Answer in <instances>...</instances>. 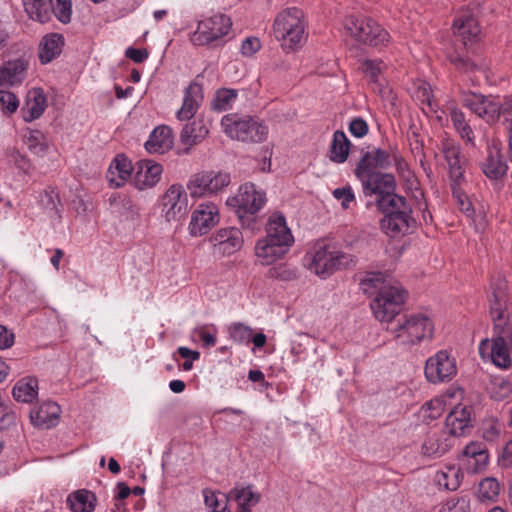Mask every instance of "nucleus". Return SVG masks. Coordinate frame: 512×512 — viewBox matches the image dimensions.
<instances>
[{"mask_svg":"<svg viewBox=\"0 0 512 512\" xmlns=\"http://www.w3.org/2000/svg\"><path fill=\"white\" fill-rule=\"evenodd\" d=\"M264 238L287 247H290L294 242L293 235L286 225L285 217L278 213L269 217Z\"/></svg>","mask_w":512,"mask_h":512,"instance_id":"21","label":"nucleus"},{"mask_svg":"<svg viewBox=\"0 0 512 512\" xmlns=\"http://www.w3.org/2000/svg\"><path fill=\"white\" fill-rule=\"evenodd\" d=\"M456 40L466 47L468 43L474 42L479 34L480 28L477 20L470 14H463L453 24Z\"/></svg>","mask_w":512,"mask_h":512,"instance_id":"24","label":"nucleus"},{"mask_svg":"<svg viewBox=\"0 0 512 512\" xmlns=\"http://www.w3.org/2000/svg\"><path fill=\"white\" fill-rule=\"evenodd\" d=\"M161 212L167 222H178L188 211L187 194L178 184L171 185L160 200Z\"/></svg>","mask_w":512,"mask_h":512,"instance_id":"11","label":"nucleus"},{"mask_svg":"<svg viewBox=\"0 0 512 512\" xmlns=\"http://www.w3.org/2000/svg\"><path fill=\"white\" fill-rule=\"evenodd\" d=\"M289 247L268 241L265 238L259 239L255 245V255L261 265H271L282 259L288 252Z\"/></svg>","mask_w":512,"mask_h":512,"instance_id":"25","label":"nucleus"},{"mask_svg":"<svg viewBox=\"0 0 512 512\" xmlns=\"http://www.w3.org/2000/svg\"><path fill=\"white\" fill-rule=\"evenodd\" d=\"M64 37L59 33L45 35L39 44V61L48 64L62 52Z\"/></svg>","mask_w":512,"mask_h":512,"instance_id":"29","label":"nucleus"},{"mask_svg":"<svg viewBox=\"0 0 512 512\" xmlns=\"http://www.w3.org/2000/svg\"><path fill=\"white\" fill-rule=\"evenodd\" d=\"M344 28L357 41L372 47H382L390 41L389 33L370 17L347 16Z\"/></svg>","mask_w":512,"mask_h":512,"instance_id":"7","label":"nucleus"},{"mask_svg":"<svg viewBox=\"0 0 512 512\" xmlns=\"http://www.w3.org/2000/svg\"><path fill=\"white\" fill-rule=\"evenodd\" d=\"M47 107V98L41 88L31 89L26 97L24 106L21 108V114L25 122H32L38 119Z\"/></svg>","mask_w":512,"mask_h":512,"instance_id":"22","label":"nucleus"},{"mask_svg":"<svg viewBox=\"0 0 512 512\" xmlns=\"http://www.w3.org/2000/svg\"><path fill=\"white\" fill-rule=\"evenodd\" d=\"M95 503V494L85 489L78 490L67 498V504L73 512H93Z\"/></svg>","mask_w":512,"mask_h":512,"instance_id":"36","label":"nucleus"},{"mask_svg":"<svg viewBox=\"0 0 512 512\" xmlns=\"http://www.w3.org/2000/svg\"><path fill=\"white\" fill-rule=\"evenodd\" d=\"M490 315L494 324V331H504L509 323L510 297L508 294L507 281L498 277L493 279L488 295Z\"/></svg>","mask_w":512,"mask_h":512,"instance_id":"9","label":"nucleus"},{"mask_svg":"<svg viewBox=\"0 0 512 512\" xmlns=\"http://www.w3.org/2000/svg\"><path fill=\"white\" fill-rule=\"evenodd\" d=\"M201 180H203L202 175L198 173L194 175L188 183V189L192 197H201L210 194L209 190H206V183Z\"/></svg>","mask_w":512,"mask_h":512,"instance_id":"59","label":"nucleus"},{"mask_svg":"<svg viewBox=\"0 0 512 512\" xmlns=\"http://www.w3.org/2000/svg\"><path fill=\"white\" fill-rule=\"evenodd\" d=\"M439 512H470L469 500L465 497L450 499L442 506Z\"/></svg>","mask_w":512,"mask_h":512,"instance_id":"57","label":"nucleus"},{"mask_svg":"<svg viewBox=\"0 0 512 512\" xmlns=\"http://www.w3.org/2000/svg\"><path fill=\"white\" fill-rule=\"evenodd\" d=\"M252 328L243 323H233L229 327L230 338L238 344H249L251 342Z\"/></svg>","mask_w":512,"mask_h":512,"instance_id":"50","label":"nucleus"},{"mask_svg":"<svg viewBox=\"0 0 512 512\" xmlns=\"http://www.w3.org/2000/svg\"><path fill=\"white\" fill-rule=\"evenodd\" d=\"M394 339L398 344L411 347L430 340L434 333V324L425 313H412L403 315L398 324L391 328Z\"/></svg>","mask_w":512,"mask_h":512,"instance_id":"3","label":"nucleus"},{"mask_svg":"<svg viewBox=\"0 0 512 512\" xmlns=\"http://www.w3.org/2000/svg\"><path fill=\"white\" fill-rule=\"evenodd\" d=\"M26 13L32 20L47 23L51 19V5L48 0H22Z\"/></svg>","mask_w":512,"mask_h":512,"instance_id":"39","label":"nucleus"},{"mask_svg":"<svg viewBox=\"0 0 512 512\" xmlns=\"http://www.w3.org/2000/svg\"><path fill=\"white\" fill-rule=\"evenodd\" d=\"M273 33L284 50L293 51L302 46L307 37L303 12L293 7L278 13L274 20Z\"/></svg>","mask_w":512,"mask_h":512,"instance_id":"2","label":"nucleus"},{"mask_svg":"<svg viewBox=\"0 0 512 512\" xmlns=\"http://www.w3.org/2000/svg\"><path fill=\"white\" fill-rule=\"evenodd\" d=\"M51 5V14L63 24H67L71 20L72 5L71 0H49Z\"/></svg>","mask_w":512,"mask_h":512,"instance_id":"48","label":"nucleus"},{"mask_svg":"<svg viewBox=\"0 0 512 512\" xmlns=\"http://www.w3.org/2000/svg\"><path fill=\"white\" fill-rule=\"evenodd\" d=\"M505 98L502 102H497L490 97H486L479 117L485 120L488 124L496 123L500 116H504Z\"/></svg>","mask_w":512,"mask_h":512,"instance_id":"41","label":"nucleus"},{"mask_svg":"<svg viewBox=\"0 0 512 512\" xmlns=\"http://www.w3.org/2000/svg\"><path fill=\"white\" fill-rule=\"evenodd\" d=\"M203 495L205 504L211 512H230L227 509L228 497L220 494L221 498H219V495L216 492L209 489L203 490Z\"/></svg>","mask_w":512,"mask_h":512,"instance_id":"47","label":"nucleus"},{"mask_svg":"<svg viewBox=\"0 0 512 512\" xmlns=\"http://www.w3.org/2000/svg\"><path fill=\"white\" fill-rule=\"evenodd\" d=\"M42 207L47 211L51 217H60L58 206L60 205L59 194L54 188H47L43 191L40 197Z\"/></svg>","mask_w":512,"mask_h":512,"instance_id":"44","label":"nucleus"},{"mask_svg":"<svg viewBox=\"0 0 512 512\" xmlns=\"http://www.w3.org/2000/svg\"><path fill=\"white\" fill-rule=\"evenodd\" d=\"M350 151V141L343 131H336L329 149V158L335 163H343L347 160Z\"/></svg>","mask_w":512,"mask_h":512,"instance_id":"38","label":"nucleus"},{"mask_svg":"<svg viewBox=\"0 0 512 512\" xmlns=\"http://www.w3.org/2000/svg\"><path fill=\"white\" fill-rule=\"evenodd\" d=\"M228 498L238 504V512H251V507L260 501L261 495L253 491L252 485L235 486L230 491Z\"/></svg>","mask_w":512,"mask_h":512,"instance_id":"33","label":"nucleus"},{"mask_svg":"<svg viewBox=\"0 0 512 512\" xmlns=\"http://www.w3.org/2000/svg\"><path fill=\"white\" fill-rule=\"evenodd\" d=\"M428 411L427 417L430 419H437L444 411L443 401L441 399H433L426 404Z\"/></svg>","mask_w":512,"mask_h":512,"instance_id":"63","label":"nucleus"},{"mask_svg":"<svg viewBox=\"0 0 512 512\" xmlns=\"http://www.w3.org/2000/svg\"><path fill=\"white\" fill-rule=\"evenodd\" d=\"M219 222L218 207L209 202L202 203L193 211L189 223V230L193 236H201Z\"/></svg>","mask_w":512,"mask_h":512,"instance_id":"13","label":"nucleus"},{"mask_svg":"<svg viewBox=\"0 0 512 512\" xmlns=\"http://www.w3.org/2000/svg\"><path fill=\"white\" fill-rule=\"evenodd\" d=\"M463 474L460 468L455 466H446L444 470L437 471L434 481L439 487L449 491H455L461 484Z\"/></svg>","mask_w":512,"mask_h":512,"instance_id":"37","label":"nucleus"},{"mask_svg":"<svg viewBox=\"0 0 512 512\" xmlns=\"http://www.w3.org/2000/svg\"><path fill=\"white\" fill-rule=\"evenodd\" d=\"M208 132V127L203 120H194L184 126L180 134V141L182 144L191 147L201 142Z\"/></svg>","mask_w":512,"mask_h":512,"instance_id":"35","label":"nucleus"},{"mask_svg":"<svg viewBox=\"0 0 512 512\" xmlns=\"http://www.w3.org/2000/svg\"><path fill=\"white\" fill-rule=\"evenodd\" d=\"M453 196L456 199V204L461 212H463L467 217L471 218L474 214V209L471 201L461 191H459L455 186L452 187Z\"/></svg>","mask_w":512,"mask_h":512,"instance_id":"56","label":"nucleus"},{"mask_svg":"<svg viewBox=\"0 0 512 512\" xmlns=\"http://www.w3.org/2000/svg\"><path fill=\"white\" fill-rule=\"evenodd\" d=\"M441 152L449 167L450 177L454 183H458L464 175V156L460 146L450 139H444L441 143Z\"/></svg>","mask_w":512,"mask_h":512,"instance_id":"20","label":"nucleus"},{"mask_svg":"<svg viewBox=\"0 0 512 512\" xmlns=\"http://www.w3.org/2000/svg\"><path fill=\"white\" fill-rule=\"evenodd\" d=\"M237 90L235 89H220L216 92L212 101V108L215 111H226L231 108L233 102L237 98Z\"/></svg>","mask_w":512,"mask_h":512,"instance_id":"45","label":"nucleus"},{"mask_svg":"<svg viewBox=\"0 0 512 512\" xmlns=\"http://www.w3.org/2000/svg\"><path fill=\"white\" fill-rule=\"evenodd\" d=\"M405 297L406 291L399 283L378 292L370 303L375 318L381 322H391L399 314Z\"/></svg>","mask_w":512,"mask_h":512,"instance_id":"8","label":"nucleus"},{"mask_svg":"<svg viewBox=\"0 0 512 512\" xmlns=\"http://www.w3.org/2000/svg\"><path fill=\"white\" fill-rule=\"evenodd\" d=\"M44 139V134L40 130L27 128L23 132V142L33 154L41 155L46 151L47 145Z\"/></svg>","mask_w":512,"mask_h":512,"instance_id":"43","label":"nucleus"},{"mask_svg":"<svg viewBox=\"0 0 512 512\" xmlns=\"http://www.w3.org/2000/svg\"><path fill=\"white\" fill-rule=\"evenodd\" d=\"M232 26L231 19L224 14H216L198 24V40L210 44L225 36Z\"/></svg>","mask_w":512,"mask_h":512,"instance_id":"14","label":"nucleus"},{"mask_svg":"<svg viewBox=\"0 0 512 512\" xmlns=\"http://www.w3.org/2000/svg\"><path fill=\"white\" fill-rule=\"evenodd\" d=\"M499 483L495 478H485L479 484L478 496L481 500H494L499 494Z\"/></svg>","mask_w":512,"mask_h":512,"instance_id":"49","label":"nucleus"},{"mask_svg":"<svg viewBox=\"0 0 512 512\" xmlns=\"http://www.w3.org/2000/svg\"><path fill=\"white\" fill-rule=\"evenodd\" d=\"M173 147L172 129L166 125L156 127L145 143L150 154H163Z\"/></svg>","mask_w":512,"mask_h":512,"instance_id":"26","label":"nucleus"},{"mask_svg":"<svg viewBox=\"0 0 512 512\" xmlns=\"http://www.w3.org/2000/svg\"><path fill=\"white\" fill-rule=\"evenodd\" d=\"M133 170L131 161L124 154H118L112 161L107 178L111 185L119 188L130 178Z\"/></svg>","mask_w":512,"mask_h":512,"instance_id":"28","label":"nucleus"},{"mask_svg":"<svg viewBox=\"0 0 512 512\" xmlns=\"http://www.w3.org/2000/svg\"><path fill=\"white\" fill-rule=\"evenodd\" d=\"M398 284L395 281H392L388 276L384 273L376 271V272H367L365 276L360 281V288L365 294H378L386 287H393Z\"/></svg>","mask_w":512,"mask_h":512,"instance_id":"34","label":"nucleus"},{"mask_svg":"<svg viewBox=\"0 0 512 512\" xmlns=\"http://www.w3.org/2000/svg\"><path fill=\"white\" fill-rule=\"evenodd\" d=\"M332 195L335 199L341 201V206L344 210L349 209L351 203L355 202V195L350 186L336 188L332 191Z\"/></svg>","mask_w":512,"mask_h":512,"instance_id":"55","label":"nucleus"},{"mask_svg":"<svg viewBox=\"0 0 512 512\" xmlns=\"http://www.w3.org/2000/svg\"><path fill=\"white\" fill-rule=\"evenodd\" d=\"M355 264L356 259L353 255L337 249L333 244L320 241L314 246L310 270L316 275L326 278L336 271Z\"/></svg>","mask_w":512,"mask_h":512,"instance_id":"5","label":"nucleus"},{"mask_svg":"<svg viewBox=\"0 0 512 512\" xmlns=\"http://www.w3.org/2000/svg\"><path fill=\"white\" fill-rule=\"evenodd\" d=\"M363 71L370 80L377 82L378 76L382 72L383 62L380 60H365L362 64Z\"/></svg>","mask_w":512,"mask_h":512,"instance_id":"60","label":"nucleus"},{"mask_svg":"<svg viewBox=\"0 0 512 512\" xmlns=\"http://www.w3.org/2000/svg\"><path fill=\"white\" fill-rule=\"evenodd\" d=\"M261 48L260 40L256 37L246 38L241 45V53L244 56H252Z\"/></svg>","mask_w":512,"mask_h":512,"instance_id":"62","label":"nucleus"},{"mask_svg":"<svg viewBox=\"0 0 512 512\" xmlns=\"http://www.w3.org/2000/svg\"><path fill=\"white\" fill-rule=\"evenodd\" d=\"M424 373L433 384L450 381L457 373L456 361L446 350L438 351L427 359Z\"/></svg>","mask_w":512,"mask_h":512,"instance_id":"10","label":"nucleus"},{"mask_svg":"<svg viewBox=\"0 0 512 512\" xmlns=\"http://www.w3.org/2000/svg\"><path fill=\"white\" fill-rule=\"evenodd\" d=\"M449 60L458 70L464 73L473 72L475 70H479L482 67V64H477L469 58H465L458 53L449 55Z\"/></svg>","mask_w":512,"mask_h":512,"instance_id":"53","label":"nucleus"},{"mask_svg":"<svg viewBox=\"0 0 512 512\" xmlns=\"http://www.w3.org/2000/svg\"><path fill=\"white\" fill-rule=\"evenodd\" d=\"M221 124L231 138L247 143H261L268 137V127L257 118L239 117L236 114L225 115Z\"/></svg>","mask_w":512,"mask_h":512,"instance_id":"6","label":"nucleus"},{"mask_svg":"<svg viewBox=\"0 0 512 512\" xmlns=\"http://www.w3.org/2000/svg\"><path fill=\"white\" fill-rule=\"evenodd\" d=\"M481 169L487 178L499 181L505 177L508 167L502 160L500 150L489 149L487 158L481 164Z\"/></svg>","mask_w":512,"mask_h":512,"instance_id":"30","label":"nucleus"},{"mask_svg":"<svg viewBox=\"0 0 512 512\" xmlns=\"http://www.w3.org/2000/svg\"><path fill=\"white\" fill-rule=\"evenodd\" d=\"M162 170V166L153 160L139 161L133 178L135 187L139 190L154 187L160 181Z\"/></svg>","mask_w":512,"mask_h":512,"instance_id":"19","label":"nucleus"},{"mask_svg":"<svg viewBox=\"0 0 512 512\" xmlns=\"http://www.w3.org/2000/svg\"><path fill=\"white\" fill-rule=\"evenodd\" d=\"M361 184L365 196L376 195V198L386 196L396 190V179L390 173H372L363 178H357Z\"/></svg>","mask_w":512,"mask_h":512,"instance_id":"17","label":"nucleus"},{"mask_svg":"<svg viewBox=\"0 0 512 512\" xmlns=\"http://www.w3.org/2000/svg\"><path fill=\"white\" fill-rule=\"evenodd\" d=\"M60 415V407L55 402H46L30 412V419L37 427L53 426Z\"/></svg>","mask_w":512,"mask_h":512,"instance_id":"32","label":"nucleus"},{"mask_svg":"<svg viewBox=\"0 0 512 512\" xmlns=\"http://www.w3.org/2000/svg\"><path fill=\"white\" fill-rule=\"evenodd\" d=\"M6 89L0 88V106L4 113L12 114L17 110L19 102L16 95Z\"/></svg>","mask_w":512,"mask_h":512,"instance_id":"54","label":"nucleus"},{"mask_svg":"<svg viewBox=\"0 0 512 512\" xmlns=\"http://www.w3.org/2000/svg\"><path fill=\"white\" fill-rule=\"evenodd\" d=\"M486 96L471 91L461 92V101L465 107L479 116Z\"/></svg>","mask_w":512,"mask_h":512,"instance_id":"51","label":"nucleus"},{"mask_svg":"<svg viewBox=\"0 0 512 512\" xmlns=\"http://www.w3.org/2000/svg\"><path fill=\"white\" fill-rule=\"evenodd\" d=\"M470 423V412L466 408L460 410L456 409L449 413L446 417L444 432L448 433V436H462L465 435L469 429Z\"/></svg>","mask_w":512,"mask_h":512,"instance_id":"31","label":"nucleus"},{"mask_svg":"<svg viewBox=\"0 0 512 512\" xmlns=\"http://www.w3.org/2000/svg\"><path fill=\"white\" fill-rule=\"evenodd\" d=\"M390 166L391 153L380 148H374L363 154L354 170V174L357 178H363L372 173H379L380 171H377V169H387Z\"/></svg>","mask_w":512,"mask_h":512,"instance_id":"16","label":"nucleus"},{"mask_svg":"<svg viewBox=\"0 0 512 512\" xmlns=\"http://www.w3.org/2000/svg\"><path fill=\"white\" fill-rule=\"evenodd\" d=\"M376 206L384 214L380 220L382 231L390 237H398L409 233L414 227L412 207L406 198L394 192L376 198Z\"/></svg>","mask_w":512,"mask_h":512,"instance_id":"1","label":"nucleus"},{"mask_svg":"<svg viewBox=\"0 0 512 512\" xmlns=\"http://www.w3.org/2000/svg\"><path fill=\"white\" fill-rule=\"evenodd\" d=\"M486 96L471 91L461 92V101L465 107L479 116Z\"/></svg>","mask_w":512,"mask_h":512,"instance_id":"52","label":"nucleus"},{"mask_svg":"<svg viewBox=\"0 0 512 512\" xmlns=\"http://www.w3.org/2000/svg\"><path fill=\"white\" fill-rule=\"evenodd\" d=\"M30 59L20 56L3 62L0 66V88H13L22 85L27 78Z\"/></svg>","mask_w":512,"mask_h":512,"instance_id":"12","label":"nucleus"},{"mask_svg":"<svg viewBox=\"0 0 512 512\" xmlns=\"http://www.w3.org/2000/svg\"><path fill=\"white\" fill-rule=\"evenodd\" d=\"M349 131L354 137L362 138L367 135L369 127L363 118L356 117L351 120L349 124Z\"/></svg>","mask_w":512,"mask_h":512,"instance_id":"61","label":"nucleus"},{"mask_svg":"<svg viewBox=\"0 0 512 512\" xmlns=\"http://www.w3.org/2000/svg\"><path fill=\"white\" fill-rule=\"evenodd\" d=\"M449 116L454 128L460 134L461 138L471 144H474L473 131L467 123L464 113L459 108L453 107L450 109Z\"/></svg>","mask_w":512,"mask_h":512,"instance_id":"42","label":"nucleus"},{"mask_svg":"<svg viewBox=\"0 0 512 512\" xmlns=\"http://www.w3.org/2000/svg\"><path fill=\"white\" fill-rule=\"evenodd\" d=\"M268 275L271 278L283 280V281H291L296 279L297 273L294 269H290L286 266H275L269 269Z\"/></svg>","mask_w":512,"mask_h":512,"instance_id":"58","label":"nucleus"},{"mask_svg":"<svg viewBox=\"0 0 512 512\" xmlns=\"http://www.w3.org/2000/svg\"><path fill=\"white\" fill-rule=\"evenodd\" d=\"M212 193H216L230 183V176L227 173L212 172Z\"/></svg>","mask_w":512,"mask_h":512,"instance_id":"64","label":"nucleus"},{"mask_svg":"<svg viewBox=\"0 0 512 512\" xmlns=\"http://www.w3.org/2000/svg\"><path fill=\"white\" fill-rule=\"evenodd\" d=\"M265 202V193L257 190L253 183L241 185L238 193L227 200V204L235 209L242 228L251 230L255 228L256 214Z\"/></svg>","mask_w":512,"mask_h":512,"instance_id":"4","label":"nucleus"},{"mask_svg":"<svg viewBox=\"0 0 512 512\" xmlns=\"http://www.w3.org/2000/svg\"><path fill=\"white\" fill-rule=\"evenodd\" d=\"M452 446V438L443 430L430 432L423 445L422 452L429 457H440Z\"/></svg>","mask_w":512,"mask_h":512,"instance_id":"27","label":"nucleus"},{"mask_svg":"<svg viewBox=\"0 0 512 512\" xmlns=\"http://www.w3.org/2000/svg\"><path fill=\"white\" fill-rule=\"evenodd\" d=\"M202 100V86L196 82L190 83L185 89L183 104L177 112V118L181 121L190 120L196 114Z\"/></svg>","mask_w":512,"mask_h":512,"instance_id":"23","label":"nucleus"},{"mask_svg":"<svg viewBox=\"0 0 512 512\" xmlns=\"http://www.w3.org/2000/svg\"><path fill=\"white\" fill-rule=\"evenodd\" d=\"M214 248L223 255H232L243 246V235L236 227L217 230L210 238Z\"/></svg>","mask_w":512,"mask_h":512,"instance_id":"18","label":"nucleus"},{"mask_svg":"<svg viewBox=\"0 0 512 512\" xmlns=\"http://www.w3.org/2000/svg\"><path fill=\"white\" fill-rule=\"evenodd\" d=\"M502 125L507 139V157L509 161H512V95L505 97Z\"/></svg>","mask_w":512,"mask_h":512,"instance_id":"46","label":"nucleus"},{"mask_svg":"<svg viewBox=\"0 0 512 512\" xmlns=\"http://www.w3.org/2000/svg\"><path fill=\"white\" fill-rule=\"evenodd\" d=\"M38 380L34 377H26L16 383L12 394L15 400L29 403L37 396Z\"/></svg>","mask_w":512,"mask_h":512,"instance_id":"40","label":"nucleus"},{"mask_svg":"<svg viewBox=\"0 0 512 512\" xmlns=\"http://www.w3.org/2000/svg\"><path fill=\"white\" fill-rule=\"evenodd\" d=\"M495 333L497 337H495L492 342L488 339L481 341L479 352L482 356L489 353L492 362L496 366L508 368L511 365V358L507 347L506 328L502 333L500 331H495Z\"/></svg>","mask_w":512,"mask_h":512,"instance_id":"15","label":"nucleus"}]
</instances>
